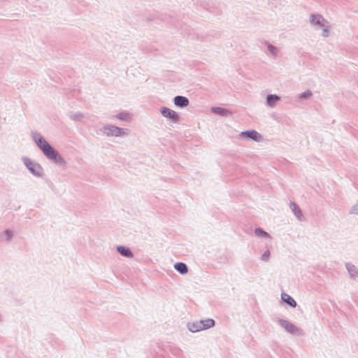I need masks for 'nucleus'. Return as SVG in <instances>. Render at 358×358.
<instances>
[{"label":"nucleus","instance_id":"f257e3e1","mask_svg":"<svg viewBox=\"0 0 358 358\" xmlns=\"http://www.w3.org/2000/svg\"><path fill=\"white\" fill-rule=\"evenodd\" d=\"M38 145L43 150V153L50 159L56 162H62V158L43 138H40L37 141Z\"/></svg>","mask_w":358,"mask_h":358},{"label":"nucleus","instance_id":"f8f14e48","mask_svg":"<svg viewBox=\"0 0 358 358\" xmlns=\"http://www.w3.org/2000/svg\"><path fill=\"white\" fill-rule=\"evenodd\" d=\"M117 250L123 256L128 257H130L132 256L131 252L127 248L120 246V247L117 248Z\"/></svg>","mask_w":358,"mask_h":358},{"label":"nucleus","instance_id":"aec40b11","mask_svg":"<svg viewBox=\"0 0 358 358\" xmlns=\"http://www.w3.org/2000/svg\"><path fill=\"white\" fill-rule=\"evenodd\" d=\"M6 235L8 239H10L12 237V233L10 231H6Z\"/></svg>","mask_w":358,"mask_h":358},{"label":"nucleus","instance_id":"20e7f679","mask_svg":"<svg viewBox=\"0 0 358 358\" xmlns=\"http://www.w3.org/2000/svg\"><path fill=\"white\" fill-rule=\"evenodd\" d=\"M281 327L285 329L288 332L295 334L298 331L297 328L292 323L286 320H281L280 322Z\"/></svg>","mask_w":358,"mask_h":358},{"label":"nucleus","instance_id":"4468645a","mask_svg":"<svg viewBox=\"0 0 358 358\" xmlns=\"http://www.w3.org/2000/svg\"><path fill=\"white\" fill-rule=\"evenodd\" d=\"M212 110L214 113L220 114L222 115H227L229 113L225 109L219 107L213 108Z\"/></svg>","mask_w":358,"mask_h":358},{"label":"nucleus","instance_id":"f3484780","mask_svg":"<svg viewBox=\"0 0 358 358\" xmlns=\"http://www.w3.org/2000/svg\"><path fill=\"white\" fill-rule=\"evenodd\" d=\"M311 95V93L310 91H307L304 93H303L301 96V98H308V97H310Z\"/></svg>","mask_w":358,"mask_h":358},{"label":"nucleus","instance_id":"dca6fc26","mask_svg":"<svg viewBox=\"0 0 358 358\" xmlns=\"http://www.w3.org/2000/svg\"><path fill=\"white\" fill-rule=\"evenodd\" d=\"M255 234L257 236H262L264 237H268V234L261 229H257L255 230Z\"/></svg>","mask_w":358,"mask_h":358},{"label":"nucleus","instance_id":"5701e85b","mask_svg":"<svg viewBox=\"0 0 358 358\" xmlns=\"http://www.w3.org/2000/svg\"><path fill=\"white\" fill-rule=\"evenodd\" d=\"M118 117H119L120 119H122V118H123L120 115H118Z\"/></svg>","mask_w":358,"mask_h":358},{"label":"nucleus","instance_id":"6ab92c4d","mask_svg":"<svg viewBox=\"0 0 358 358\" xmlns=\"http://www.w3.org/2000/svg\"><path fill=\"white\" fill-rule=\"evenodd\" d=\"M113 132L115 134L118 135V134H121V129L120 128H117V127H114L113 130Z\"/></svg>","mask_w":358,"mask_h":358},{"label":"nucleus","instance_id":"4be33fe9","mask_svg":"<svg viewBox=\"0 0 358 358\" xmlns=\"http://www.w3.org/2000/svg\"><path fill=\"white\" fill-rule=\"evenodd\" d=\"M269 49L271 50V51H273L274 50V48L271 47V46H269Z\"/></svg>","mask_w":358,"mask_h":358},{"label":"nucleus","instance_id":"423d86ee","mask_svg":"<svg viewBox=\"0 0 358 358\" xmlns=\"http://www.w3.org/2000/svg\"><path fill=\"white\" fill-rule=\"evenodd\" d=\"M310 20L313 24H317L320 27L324 26V20L320 15H312L310 17Z\"/></svg>","mask_w":358,"mask_h":358},{"label":"nucleus","instance_id":"39448f33","mask_svg":"<svg viewBox=\"0 0 358 358\" xmlns=\"http://www.w3.org/2000/svg\"><path fill=\"white\" fill-rule=\"evenodd\" d=\"M174 103L178 106L184 107L188 105L189 101L185 96H178L174 99Z\"/></svg>","mask_w":358,"mask_h":358},{"label":"nucleus","instance_id":"6e6552de","mask_svg":"<svg viewBox=\"0 0 358 358\" xmlns=\"http://www.w3.org/2000/svg\"><path fill=\"white\" fill-rule=\"evenodd\" d=\"M282 299L288 303L292 307H296V301L287 294L283 293L282 294Z\"/></svg>","mask_w":358,"mask_h":358},{"label":"nucleus","instance_id":"ddd939ff","mask_svg":"<svg viewBox=\"0 0 358 358\" xmlns=\"http://www.w3.org/2000/svg\"><path fill=\"white\" fill-rule=\"evenodd\" d=\"M290 206L292 209V210L294 211V214L299 218L301 219V217H302V213L299 209V208L296 206V203H292L290 204Z\"/></svg>","mask_w":358,"mask_h":358},{"label":"nucleus","instance_id":"412c9836","mask_svg":"<svg viewBox=\"0 0 358 358\" xmlns=\"http://www.w3.org/2000/svg\"><path fill=\"white\" fill-rule=\"evenodd\" d=\"M324 36H328V31L327 29H324Z\"/></svg>","mask_w":358,"mask_h":358},{"label":"nucleus","instance_id":"f03ea898","mask_svg":"<svg viewBox=\"0 0 358 358\" xmlns=\"http://www.w3.org/2000/svg\"><path fill=\"white\" fill-rule=\"evenodd\" d=\"M25 164L29 170L36 176H41L42 173V169L40 165L33 163L29 160L25 162Z\"/></svg>","mask_w":358,"mask_h":358},{"label":"nucleus","instance_id":"9d476101","mask_svg":"<svg viewBox=\"0 0 358 358\" xmlns=\"http://www.w3.org/2000/svg\"><path fill=\"white\" fill-rule=\"evenodd\" d=\"M188 328L192 332H197L203 330L200 321L194 323H189L188 324Z\"/></svg>","mask_w":358,"mask_h":358},{"label":"nucleus","instance_id":"7ed1b4c3","mask_svg":"<svg viewBox=\"0 0 358 358\" xmlns=\"http://www.w3.org/2000/svg\"><path fill=\"white\" fill-rule=\"evenodd\" d=\"M161 113H162V115L165 117L169 118L174 122L178 121V119H179L178 115L176 113V112H175L173 110H171L168 108H163L162 109Z\"/></svg>","mask_w":358,"mask_h":358},{"label":"nucleus","instance_id":"1a4fd4ad","mask_svg":"<svg viewBox=\"0 0 358 358\" xmlns=\"http://www.w3.org/2000/svg\"><path fill=\"white\" fill-rule=\"evenodd\" d=\"M203 330L213 327L215 325V321L213 319H206L200 321Z\"/></svg>","mask_w":358,"mask_h":358},{"label":"nucleus","instance_id":"9b49d317","mask_svg":"<svg viewBox=\"0 0 358 358\" xmlns=\"http://www.w3.org/2000/svg\"><path fill=\"white\" fill-rule=\"evenodd\" d=\"M174 268L181 274L187 273L188 271L186 264L182 262L176 264Z\"/></svg>","mask_w":358,"mask_h":358},{"label":"nucleus","instance_id":"2eb2a0df","mask_svg":"<svg viewBox=\"0 0 358 358\" xmlns=\"http://www.w3.org/2000/svg\"><path fill=\"white\" fill-rule=\"evenodd\" d=\"M279 99L276 95H269L267 97V103L269 106H273L274 103Z\"/></svg>","mask_w":358,"mask_h":358},{"label":"nucleus","instance_id":"0eeeda50","mask_svg":"<svg viewBox=\"0 0 358 358\" xmlns=\"http://www.w3.org/2000/svg\"><path fill=\"white\" fill-rule=\"evenodd\" d=\"M241 135H245L248 137L257 141L261 139V136L255 131H244L242 132Z\"/></svg>","mask_w":358,"mask_h":358},{"label":"nucleus","instance_id":"a211bd4d","mask_svg":"<svg viewBox=\"0 0 358 358\" xmlns=\"http://www.w3.org/2000/svg\"><path fill=\"white\" fill-rule=\"evenodd\" d=\"M269 255H270V252L268 251H266L265 252L263 255H262V259L263 260H266L268 259L269 257Z\"/></svg>","mask_w":358,"mask_h":358}]
</instances>
